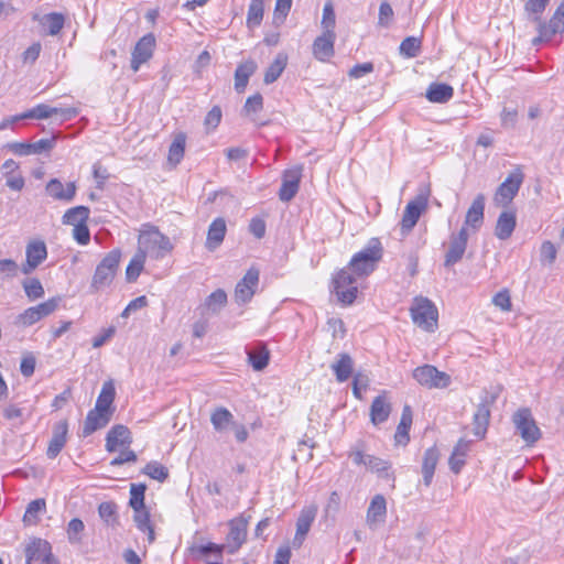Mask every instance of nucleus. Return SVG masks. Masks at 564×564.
Here are the masks:
<instances>
[{
	"instance_id": "nucleus-16",
	"label": "nucleus",
	"mask_w": 564,
	"mask_h": 564,
	"mask_svg": "<svg viewBox=\"0 0 564 564\" xmlns=\"http://www.w3.org/2000/svg\"><path fill=\"white\" fill-rule=\"evenodd\" d=\"M301 177L302 166H294L283 172L282 185L279 191V198L282 202H290L296 195Z\"/></svg>"
},
{
	"instance_id": "nucleus-22",
	"label": "nucleus",
	"mask_w": 564,
	"mask_h": 564,
	"mask_svg": "<svg viewBox=\"0 0 564 564\" xmlns=\"http://www.w3.org/2000/svg\"><path fill=\"white\" fill-rule=\"evenodd\" d=\"M226 546L213 542L192 545L189 552L197 558H205L207 564H223V551Z\"/></svg>"
},
{
	"instance_id": "nucleus-57",
	"label": "nucleus",
	"mask_w": 564,
	"mask_h": 564,
	"mask_svg": "<svg viewBox=\"0 0 564 564\" xmlns=\"http://www.w3.org/2000/svg\"><path fill=\"white\" fill-rule=\"evenodd\" d=\"M292 7V0H276L274 13H273V23L275 25H281L285 21L290 10Z\"/></svg>"
},
{
	"instance_id": "nucleus-33",
	"label": "nucleus",
	"mask_w": 564,
	"mask_h": 564,
	"mask_svg": "<svg viewBox=\"0 0 564 564\" xmlns=\"http://www.w3.org/2000/svg\"><path fill=\"white\" fill-rule=\"evenodd\" d=\"M115 395L116 389L113 382L111 380L104 382L94 409L112 415L115 412V408L112 406Z\"/></svg>"
},
{
	"instance_id": "nucleus-39",
	"label": "nucleus",
	"mask_w": 564,
	"mask_h": 564,
	"mask_svg": "<svg viewBox=\"0 0 564 564\" xmlns=\"http://www.w3.org/2000/svg\"><path fill=\"white\" fill-rule=\"evenodd\" d=\"M454 89L451 85L433 83L426 90V98L432 102L444 104L452 99Z\"/></svg>"
},
{
	"instance_id": "nucleus-48",
	"label": "nucleus",
	"mask_w": 564,
	"mask_h": 564,
	"mask_svg": "<svg viewBox=\"0 0 564 564\" xmlns=\"http://www.w3.org/2000/svg\"><path fill=\"white\" fill-rule=\"evenodd\" d=\"M98 513L101 520L109 527H116L118 520V507L113 501L101 502L98 507Z\"/></svg>"
},
{
	"instance_id": "nucleus-6",
	"label": "nucleus",
	"mask_w": 564,
	"mask_h": 564,
	"mask_svg": "<svg viewBox=\"0 0 564 564\" xmlns=\"http://www.w3.org/2000/svg\"><path fill=\"white\" fill-rule=\"evenodd\" d=\"M517 433L525 445L533 446L541 438V430L536 425L530 409L521 408L512 416Z\"/></svg>"
},
{
	"instance_id": "nucleus-4",
	"label": "nucleus",
	"mask_w": 564,
	"mask_h": 564,
	"mask_svg": "<svg viewBox=\"0 0 564 564\" xmlns=\"http://www.w3.org/2000/svg\"><path fill=\"white\" fill-rule=\"evenodd\" d=\"M413 323L426 332L437 328L438 312L436 306L426 297H415L410 308Z\"/></svg>"
},
{
	"instance_id": "nucleus-31",
	"label": "nucleus",
	"mask_w": 564,
	"mask_h": 564,
	"mask_svg": "<svg viewBox=\"0 0 564 564\" xmlns=\"http://www.w3.org/2000/svg\"><path fill=\"white\" fill-rule=\"evenodd\" d=\"M338 382L347 381L354 371V360L347 352H341L337 356L336 361L330 365Z\"/></svg>"
},
{
	"instance_id": "nucleus-1",
	"label": "nucleus",
	"mask_w": 564,
	"mask_h": 564,
	"mask_svg": "<svg viewBox=\"0 0 564 564\" xmlns=\"http://www.w3.org/2000/svg\"><path fill=\"white\" fill-rule=\"evenodd\" d=\"M173 250L170 238L163 235L158 227L145 224L142 225L138 237V252L147 259L150 257L155 260L163 259Z\"/></svg>"
},
{
	"instance_id": "nucleus-49",
	"label": "nucleus",
	"mask_w": 564,
	"mask_h": 564,
	"mask_svg": "<svg viewBox=\"0 0 564 564\" xmlns=\"http://www.w3.org/2000/svg\"><path fill=\"white\" fill-rule=\"evenodd\" d=\"M367 468L381 478L392 479V474L390 473L391 465L379 457L370 455L367 462Z\"/></svg>"
},
{
	"instance_id": "nucleus-23",
	"label": "nucleus",
	"mask_w": 564,
	"mask_h": 564,
	"mask_svg": "<svg viewBox=\"0 0 564 564\" xmlns=\"http://www.w3.org/2000/svg\"><path fill=\"white\" fill-rule=\"evenodd\" d=\"M485 195L478 194L469 206L464 226L468 229L471 228L474 231H477L484 224V212H485Z\"/></svg>"
},
{
	"instance_id": "nucleus-14",
	"label": "nucleus",
	"mask_w": 564,
	"mask_h": 564,
	"mask_svg": "<svg viewBox=\"0 0 564 564\" xmlns=\"http://www.w3.org/2000/svg\"><path fill=\"white\" fill-rule=\"evenodd\" d=\"M258 283L259 271L256 268H250L236 285L235 301L238 304H245L249 302L256 293Z\"/></svg>"
},
{
	"instance_id": "nucleus-12",
	"label": "nucleus",
	"mask_w": 564,
	"mask_h": 564,
	"mask_svg": "<svg viewBox=\"0 0 564 564\" xmlns=\"http://www.w3.org/2000/svg\"><path fill=\"white\" fill-rule=\"evenodd\" d=\"M78 115V110L73 107L68 108H57L51 107L46 104H40L34 108L28 110L26 112L21 115L23 119H47L53 116H59L61 121H67Z\"/></svg>"
},
{
	"instance_id": "nucleus-29",
	"label": "nucleus",
	"mask_w": 564,
	"mask_h": 564,
	"mask_svg": "<svg viewBox=\"0 0 564 564\" xmlns=\"http://www.w3.org/2000/svg\"><path fill=\"white\" fill-rule=\"evenodd\" d=\"M110 414L93 409L87 413L86 420L83 425L82 436L87 437L97 430L105 427L111 420Z\"/></svg>"
},
{
	"instance_id": "nucleus-63",
	"label": "nucleus",
	"mask_w": 564,
	"mask_h": 564,
	"mask_svg": "<svg viewBox=\"0 0 564 564\" xmlns=\"http://www.w3.org/2000/svg\"><path fill=\"white\" fill-rule=\"evenodd\" d=\"M492 303L503 312L512 310L511 296L507 289L501 290L492 297Z\"/></svg>"
},
{
	"instance_id": "nucleus-2",
	"label": "nucleus",
	"mask_w": 564,
	"mask_h": 564,
	"mask_svg": "<svg viewBox=\"0 0 564 564\" xmlns=\"http://www.w3.org/2000/svg\"><path fill=\"white\" fill-rule=\"evenodd\" d=\"M383 256V248L378 238H371L367 246L355 253L346 267L357 279L370 275Z\"/></svg>"
},
{
	"instance_id": "nucleus-35",
	"label": "nucleus",
	"mask_w": 564,
	"mask_h": 564,
	"mask_svg": "<svg viewBox=\"0 0 564 564\" xmlns=\"http://www.w3.org/2000/svg\"><path fill=\"white\" fill-rule=\"evenodd\" d=\"M470 442L466 440H459L453 449V453L448 459L449 468L453 473L459 474L465 465V457L469 452Z\"/></svg>"
},
{
	"instance_id": "nucleus-24",
	"label": "nucleus",
	"mask_w": 564,
	"mask_h": 564,
	"mask_svg": "<svg viewBox=\"0 0 564 564\" xmlns=\"http://www.w3.org/2000/svg\"><path fill=\"white\" fill-rule=\"evenodd\" d=\"M336 34L323 32L313 43V55L321 62H327L334 56V43Z\"/></svg>"
},
{
	"instance_id": "nucleus-10",
	"label": "nucleus",
	"mask_w": 564,
	"mask_h": 564,
	"mask_svg": "<svg viewBox=\"0 0 564 564\" xmlns=\"http://www.w3.org/2000/svg\"><path fill=\"white\" fill-rule=\"evenodd\" d=\"M469 234L466 227H462L457 232L449 236L448 248L444 258V265L452 267L459 262L466 251Z\"/></svg>"
},
{
	"instance_id": "nucleus-52",
	"label": "nucleus",
	"mask_w": 564,
	"mask_h": 564,
	"mask_svg": "<svg viewBox=\"0 0 564 564\" xmlns=\"http://www.w3.org/2000/svg\"><path fill=\"white\" fill-rule=\"evenodd\" d=\"M400 54L413 58L416 57L421 52V40L415 36L405 37L399 47Z\"/></svg>"
},
{
	"instance_id": "nucleus-44",
	"label": "nucleus",
	"mask_w": 564,
	"mask_h": 564,
	"mask_svg": "<svg viewBox=\"0 0 564 564\" xmlns=\"http://www.w3.org/2000/svg\"><path fill=\"white\" fill-rule=\"evenodd\" d=\"M64 15L56 12L44 14L40 20L42 29L50 35L58 34L64 26Z\"/></svg>"
},
{
	"instance_id": "nucleus-27",
	"label": "nucleus",
	"mask_w": 564,
	"mask_h": 564,
	"mask_svg": "<svg viewBox=\"0 0 564 564\" xmlns=\"http://www.w3.org/2000/svg\"><path fill=\"white\" fill-rule=\"evenodd\" d=\"M45 189L46 193L54 199L70 202L76 194V184L74 182H69L64 185L58 178H52L46 184Z\"/></svg>"
},
{
	"instance_id": "nucleus-19",
	"label": "nucleus",
	"mask_w": 564,
	"mask_h": 564,
	"mask_svg": "<svg viewBox=\"0 0 564 564\" xmlns=\"http://www.w3.org/2000/svg\"><path fill=\"white\" fill-rule=\"evenodd\" d=\"M26 260L21 267L23 274L32 273L47 256L46 246L43 241H34L26 246L25 251Z\"/></svg>"
},
{
	"instance_id": "nucleus-11",
	"label": "nucleus",
	"mask_w": 564,
	"mask_h": 564,
	"mask_svg": "<svg viewBox=\"0 0 564 564\" xmlns=\"http://www.w3.org/2000/svg\"><path fill=\"white\" fill-rule=\"evenodd\" d=\"M26 564H52L54 557L51 544L42 539L34 538L25 546Z\"/></svg>"
},
{
	"instance_id": "nucleus-54",
	"label": "nucleus",
	"mask_w": 564,
	"mask_h": 564,
	"mask_svg": "<svg viewBox=\"0 0 564 564\" xmlns=\"http://www.w3.org/2000/svg\"><path fill=\"white\" fill-rule=\"evenodd\" d=\"M144 262H145V258L142 257V253H139L137 251L135 254L130 260V262L127 267V270H126V276L129 282H133L139 278L140 273L143 270Z\"/></svg>"
},
{
	"instance_id": "nucleus-9",
	"label": "nucleus",
	"mask_w": 564,
	"mask_h": 564,
	"mask_svg": "<svg viewBox=\"0 0 564 564\" xmlns=\"http://www.w3.org/2000/svg\"><path fill=\"white\" fill-rule=\"evenodd\" d=\"M429 205V193L419 194L405 206L401 220V232L408 235L416 225L421 214L426 210Z\"/></svg>"
},
{
	"instance_id": "nucleus-41",
	"label": "nucleus",
	"mask_w": 564,
	"mask_h": 564,
	"mask_svg": "<svg viewBox=\"0 0 564 564\" xmlns=\"http://www.w3.org/2000/svg\"><path fill=\"white\" fill-rule=\"evenodd\" d=\"M412 424V411L409 405H404L400 423L397 427L394 440L398 444L405 445L409 442V430Z\"/></svg>"
},
{
	"instance_id": "nucleus-47",
	"label": "nucleus",
	"mask_w": 564,
	"mask_h": 564,
	"mask_svg": "<svg viewBox=\"0 0 564 564\" xmlns=\"http://www.w3.org/2000/svg\"><path fill=\"white\" fill-rule=\"evenodd\" d=\"M89 208L86 206L72 207L63 216V224L76 227V224H86L89 217Z\"/></svg>"
},
{
	"instance_id": "nucleus-17",
	"label": "nucleus",
	"mask_w": 564,
	"mask_h": 564,
	"mask_svg": "<svg viewBox=\"0 0 564 564\" xmlns=\"http://www.w3.org/2000/svg\"><path fill=\"white\" fill-rule=\"evenodd\" d=\"M533 20L538 22L539 32V35L532 40L533 45L550 41L556 33H564V17L553 14L547 23L542 22L539 17H534Z\"/></svg>"
},
{
	"instance_id": "nucleus-43",
	"label": "nucleus",
	"mask_w": 564,
	"mask_h": 564,
	"mask_svg": "<svg viewBox=\"0 0 564 564\" xmlns=\"http://www.w3.org/2000/svg\"><path fill=\"white\" fill-rule=\"evenodd\" d=\"M288 64V56L279 53L264 73L263 82L269 85L274 83L283 73Z\"/></svg>"
},
{
	"instance_id": "nucleus-13",
	"label": "nucleus",
	"mask_w": 564,
	"mask_h": 564,
	"mask_svg": "<svg viewBox=\"0 0 564 564\" xmlns=\"http://www.w3.org/2000/svg\"><path fill=\"white\" fill-rule=\"evenodd\" d=\"M155 37L152 33L143 35L135 44L131 54V69L137 73L141 65L147 63L153 55Z\"/></svg>"
},
{
	"instance_id": "nucleus-64",
	"label": "nucleus",
	"mask_w": 564,
	"mask_h": 564,
	"mask_svg": "<svg viewBox=\"0 0 564 564\" xmlns=\"http://www.w3.org/2000/svg\"><path fill=\"white\" fill-rule=\"evenodd\" d=\"M221 121V109L219 106H214L205 117L204 124L207 131H212L218 127Z\"/></svg>"
},
{
	"instance_id": "nucleus-34",
	"label": "nucleus",
	"mask_w": 564,
	"mask_h": 564,
	"mask_svg": "<svg viewBox=\"0 0 564 564\" xmlns=\"http://www.w3.org/2000/svg\"><path fill=\"white\" fill-rule=\"evenodd\" d=\"M391 412V404L384 394L376 397L370 406V420L375 425L388 420Z\"/></svg>"
},
{
	"instance_id": "nucleus-28",
	"label": "nucleus",
	"mask_w": 564,
	"mask_h": 564,
	"mask_svg": "<svg viewBox=\"0 0 564 564\" xmlns=\"http://www.w3.org/2000/svg\"><path fill=\"white\" fill-rule=\"evenodd\" d=\"M226 232V220L223 217L214 219L208 227L207 238L205 242L206 249H208L209 251L216 250L223 243Z\"/></svg>"
},
{
	"instance_id": "nucleus-20",
	"label": "nucleus",
	"mask_w": 564,
	"mask_h": 564,
	"mask_svg": "<svg viewBox=\"0 0 564 564\" xmlns=\"http://www.w3.org/2000/svg\"><path fill=\"white\" fill-rule=\"evenodd\" d=\"M131 443V432L122 424L112 426L107 433L106 449L110 453L129 447Z\"/></svg>"
},
{
	"instance_id": "nucleus-51",
	"label": "nucleus",
	"mask_w": 564,
	"mask_h": 564,
	"mask_svg": "<svg viewBox=\"0 0 564 564\" xmlns=\"http://www.w3.org/2000/svg\"><path fill=\"white\" fill-rule=\"evenodd\" d=\"M142 473L144 475L149 476L150 478L158 480L160 482H163L169 477V469L165 466H163L161 463L155 462V460L148 463L143 467Z\"/></svg>"
},
{
	"instance_id": "nucleus-45",
	"label": "nucleus",
	"mask_w": 564,
	"mask_h": 564,
	"mask_svg": "<svg viewBox=\"0 0 564 564\" xmlns=\"http://www.w3.org/2000/svg\"><path fill=\"white\" fill-rule=\"evenodd\" d=\"M227 303V294L224 290L218 289L214 291L210 295L207 296L205 303L202 308L205 312L216 314L218 313Z\"/></svg>"
},
{
	"instance_id": "nucleus-8",
	"label": "nucleus",
	"mask_w": 564,
	"mask_h": 564,
	"mask_svg": "<svg viewBox=\"0 0 564 564\" xmlns=\"http://www.w3.org/2000/svg\"><path fill=\"white\" fill-rule=\"evenodd\" d=\"M523 173L518 169L498 186L494 203L499 207H507L518 194L523 182Z\"/></svg>"
},
{
	"instance_id": "nucleus-59",
	"label": "nucleus",
	"mask_w": 564,
	"mask_h": 564,
	"mask_svg": "<svg viewBox=\"0 0 564 564\" xmlns=\"http://www.w3.org/2000/svg\"><path fill=\"white\" fill-rule=\"evenodd\" d=\"M336 15L332 3H326L323 9L322 28L323 32L335 33Z\"/></svg>"
},
{
	"instance_id": "nucleus-38",
	"label": "nucleus",
	"mask_w": 564,
	"mask_h": 564,
	"mask_svg": "<svg viewBox=\"0 0 564 564\" xmlns=\"http://www.w3.org/2000/svg\"><path fill=\"white\" fill-rule=\"evenodd\" d=\"M438 451L436 447H430L424 453L422 474L425 486H430L434 476L435 467L438 462Z\"/></svg>"
},
{
	"instance_id": "nucleus-3",
	"label": "nucleus",
	"mask_w": 564,
	"mask_h": 564,
	"mask_svg": "<svg viewBox=\"0 0 564 564\" xmlns=\"http://www.w3.org/2000/svg\"><path fill=\"white\" fill-rule=\"evenodd\" d=\"M120 259L121 251L113 249L97 264L90 283L93 292H98L112 283L119 268Z\"/></svg>"
},
{
	"instance_id": "nucleus-36",
	"label": "nucleus",
	"mask_w": 564,
	"mask_h": 564,
	"mask_svg": "<svg viewBox=\"0 0 564 564\" xmlns=\"http://www.w3.org/2000/svg\"><path fill=\"white\" fill-rule=\"evenodd\" d=\"M256 70L257 64L251 59L238 65L235 72V89L238 93H242L246 89L249 78Z\"/></svg>"
},
{
	"instance_id": "nucleus-5",
	"label": "nucleus",
	"mask_w": 564,
	"mask_h": 564,
	"mask_svg": "<svg viewBox=\"0 0 564 564\" xmlns=\"http://www.w3.org/2000/svg\"><path fill=\"white\" fill-rule=\"evenodd\" d=\"M357 278L347 269H340L333 278V292L339 303L350 305L357 297Z\"/></svg>"
},
{
	"instance_id": "nucleus-26",
	"label": "nucleus",
	"mask_w": 564,
	"mask_h": 564,
	"mask_svg": "<svg viewBox=\"0 0 564 564\" xmlns=\"http://www.w3.org/2000/svg\"><path fill=\"white\" fill-rule=\"evenodd\" d=\"M68 423L66 420L57 422L53 427V435L48 443L46 455L48 458H55L67 441Z\"/></svg>"
},
{
	"instance_id": "nucleus-40",
	"label": "nucleus",
	"mask_w": 564,
	"mask_h": 564,
	"mask_svg": "<svg viewBox=\"0 0 564 564\" xmlns=\"http://www.w3.org/2000/svg\"><path fill=\"white\" fill-rule=\"evenodd\" d=\"M133 511H134L133 521H134L137 528L140 531H142V532L148 534L149 543L154 542L155 534H154V530H153V528H152V525L150 523V513H149V511L145 509V507L133 509Z\"/></svg>"
},
{
	"instance_id": "nucleus-56",
	"label": "nucleus",
	"mask_w": 564,
	"mask_h": 564,
	"mask_svg": "<svg viewBox=\"0 0 564 564\" xmlns=\"http://www.w3.org/2000/svg\"><path fill=\"white\" fill-rule=\"evenodd\" d=\"M263 109V97L261 94H254L247 98L242 108V115L252 118L253 115Z\"/></svg>"
},
{
	"instance_id": "nucleus-18",
	"label": "nucleus",
	"mask_w": 564,
	"mask_h": 564,
	"mask_svg": "<svg viewBox=\"0 0 564 564\" xmlns=\"http://www.w3.org/2000/svg\"><path fill=\"white\" fill-rule=\"evenodd\" d=\"M497 394H491L488 397L486 393L484 401L477 406V410L474 413V434L479 438H482L486 435L490 417L489 405L495 402Z\"/></svg>"
},
{
	"instance_id": "nucleus-60",
	"label": "nucleus",
	"mask_w": 564,
	"mask_h": 564,
	"mask_svg": "<svg viewBox=\"0 0 564 564\" xmlns=\"http://www.w3.org/2000/svg\"><path fill=\"white\" fill-rule=\"evenodd\" d=\"M19 265L12 259L0 260V280L12 279L18 275Z\"/></svg>"
},
{
	"instance_id": "nucleus-37",
	"label": "nucleus",
	"mask_w": 564,
	"mask_h": 564,
	"mask_svg": "<svg viewBox=\"0 0 564 564\" xmlns=\"http://www.w3.org/2000/svg\"><path fill=\"white\" fill-rule=\"evenodd\" d=\"M210 422L218 433L226 432L235 423L232 413L224 406H218L212 412Z\"/></svg>"
},
{
	"instance_id": "nucleus-32",
	"label": "nucleus",
	"mask_w": 564,
	"mask_h": 564,
	"mask_svg": "<svg viewBox=\"0 0 564 564\" xmlns=\"http://www.w3.org/2000/svg\"><path fill=\"white\" fill-rule=\"evenodd\" d=\"M517 225L514 212H502L496 224L495 235L500 240H506L511 237Z\"/></svg>"
},
{
	"instance_id": "nucleus-21",
	"label": "nucleus",
	"mask_w": 564,
	"mask_h": 564,
	"mask_svg": "<svg viewBox=\"0 0 564 564\" xmlns=\"http://www.w3.org/2000/svg\"><path fill=\"white\" fill-rule=\"evenodd\" d=\"M248 522L243 518H237L229 522L230 531L227 536V547L230 554H234L245 543L247 538Z\"/></svg>"
},
{
	"instance_id": "nucleus-46",
	"label": "nucleus",
	"mask_w": 564,
	"mask_h": 564,
	"mask_svg": "<svg viewBox=\"0 0 564 564\" xmlns=\"http://www.w3.org/2000/svg\"><path fill=\"white\" fill-rule=\"evenodd\" d=\"M264 13L263 0H251L247 12V26L254 29L262 22Z\"/></svg>"
},
{
	"instance_id": "nucleus-61",
	"label": "nucleus",
	"mask_w": 564,
	"mask_h": 564,
	"mask_svg": "<svg viewBox=\"0 0 564 564\" xmlns=\"http://www.w3.org/2000/svg\"><path fill=\"white\" fill-rule=\"evenodd\" d=\"M62 299L59 296L51 297L47 301L35 305L41 319L53 314L59 306Z\"/></svg>"
},
{
	"instance_id": "nucleus-30",
	"label": "nucleus",
	"mask_w": 564,
	"mask_h": 564,
	"mask_svg": "<svg viewBox=\"0 0 564 564\" xmlns=\"http://www.w3.org/2000/svg\"><path fill=\"white\" fill-rule=\"evenodd\" d=\"M316 512L317 508L314 506L306 507L301 511L296 521L295 542L297 541L300 544L303 542L316 517Z\"/></svg>"
},
{
	"instance_id": "nucleus-7",
	"label": "nucleus",
	"mask_w": 564,
	"mask_h": 564,
	"mask_svg": "<svg viewBox=\"0 0 564 564\" xmlns=\"http://www.w3.org/2000/svg\"><path fill=\"white\" fill-rule=\"evenodd\" d=\"M413 379L426 389H445L451 384V377L432 365L416 367L412 372Z\"/></svg>"
},
{
	"instance_id": "nucleus-55",
	"label": "nucleus",
	"mask_w": 564,
	"mask_h": 564,
	"mask_svg": "<svg viewBox=\"0 0 564 564\" xmlns=\"http://www.w3.org/2000/svg\"><path fill=\"white\" fill-rule=\"evenodd\" d=\"M145 490H147V486L144 484H131L130 485L129 505L132 509L145 507L144 506Z\"/></svg>"
},
{
	"instance_id": "nucleus-50",
	"label": "nucleus",
	"mask_w": 564,
	"mask_h": 564,
	"mask_svg": "<svg viewBox=\"0 0 564 564\" xmlns=\"http://www.w3.org/2000/svg\"><path fill=\"white\" fill-rule=\"evenodd\" d=\"M186 138L184 134H178L173 140L169 149V161L174 165L178 164L184 156Z\"/></svg>"
},
{
	"instance_id": "nucleus-53",
	"label": "nucleus",
	"mask_w": 564,
	"mask_h": 564,
	"mask_svg": "<svg viewBox=\"0 0 564 564\" xmlns=\"http://www.w3.org/2000/svg\"><path fill=\"white\" fill-rule=\"evenodd\" d=\"M23 290L30 301H36L44 296V288L36 278L26 279L22 282Z\"/></svg>"
},
{
	"instance_id": "nucleus-25",
	"label": "nucleus",
	"mask_w": 564,
	"mask_h": 564,
	"mask_svg": "<svg viewBox=\"0 0 564 564\" xmlns=\"http://www.w3.org/2000/svg\"><path fill=\"white\" fill-rule=\"evenodd\" d=\"M387 516V502L382 495H376L368 507L366 521L369 528L376 529L383 523Z\"/></svg>"
},
{
	"instance_id": "nucleus-62",
	"label": "nucleus",
	"mask_w": 564,
	"mask_h": 564,
	"mask_svg": "<svg viewBox=\"0 0 564 564\" xmlns=\"http://www.w3.org/2000/svg\"><path fill=\"white\" fill-rule=\"evenodd\" d=\"M557 250L553 242L544 241L540 249V260L544 264H553L556 259Z\"/></svg>"
},
{
	"instance_id": "nucleus-58",
	"label": "nucleus",
	"mask_w": 564,
	"mask_h": 564,
	"mask_svg": "<svg viewBox=\"0 0 564 564\" xmlns=\"http://www.w3.org/2000/svg\"><path fill=\"white\" fill-rule=\"evenodd\" d=\"M41 321V316L34 306L28 307L17 316L15 324L24 327L34 325Z\"/></svg>"
},
{
	"instance_id": "nucleus-15",
	"label": "nucleus",
	"mask_w": 564,
	"mask_h": 564,
	"mask_svg": "<svg viewBox=\"0 0 564 564\" xmlns=\"http://www.w3.org/2000/svg\"><path fill=\"white\" fill-rule=\"evenodd\" d=\"M56 137L51 139H41L33 143L25 142H10L6 148L15 155L25 156L31 154H41L48 152L55 147Z\"/></svg>"
},
{
	"instance_id": "nucleus-42",
	"label": "nucleus",
	"mask_w": 564,
	"mask_h": 564,
	"mask_svg": "<svg viewBox=\"0 0 564 564\" xmlns=\"http://www.w3.org/2000/svg\"><path fill=\"white\" fill-rule=\"evenodd\" d=\"M247 355L249 364L256 371L263 370L269 364V350L262 345H259L256 348L248 350Z\"/></svg>"
}]
</instances>
